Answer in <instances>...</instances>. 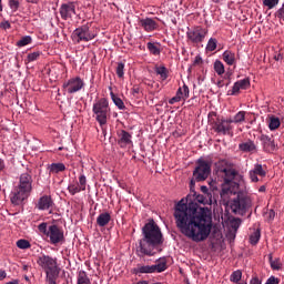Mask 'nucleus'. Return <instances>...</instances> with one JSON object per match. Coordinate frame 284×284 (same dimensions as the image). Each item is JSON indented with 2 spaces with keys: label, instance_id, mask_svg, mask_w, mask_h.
<instances>
[{
  "label": "nucleus",
  "instance_id": "nucleus-8",
  "mask_svg": "<svg viewBox=\"0 0 284 284\" xmlns=\"http://www.w3.org/2000/svg\"><path fill=\"white\" fill-rule=\"evenodd\" d=\"M37 264L43 270L45 275L61 274V267H59V262L57 257L43 254L38 257Z\"/></svg>",
  "mask_w": 284,
  "mask_h": 284
},
{
  "label": "nucleus",
  "instance_id": "nucleus-7",
  "mask_svg": "<svg viewBox=\"0 0 284 284\" xmlns=\"http://www.w3.org/2000/svg\"><path fill=\"white\" fill-rule=\"evenodd\" d=\"M230 207L234 214H245L252 207V196L239 191L236 197L231 201Z\"/></svg>",
  "mask_w": 284,
  "mask_h": 284
},
{
  "label": "nucleus",
  "instance_id": "nucleus-31",
  "mask_svg": "<svg viewBox=\"0 0 284 284\" xmlns=\"http://www.w3.org/2000/svg\"><path fill=\"white\" fill-rule=\"evenodd\" d=\"M251 171H253L254 174L257 176H262V178L267 176V172L263 170V165L260 163H256Z\"/></svg>",
  "mask_w": 284,
  "mask_h": 284
},
{
  "label": "nucleus",
  "instance_id": "nucleus-12",
  "mask_svg": "<svg viewBox=\"0 0 284 284\" xmlns=\"http://www.w3.org/2000/svg\"><path fill=\"white\" fill-rule=\"evenodd\" d=\"M83 88H85V82L81 77L71 78L62 84L63 92H67V94H77Z\"/></svg>",
  "mask_w": 284,
  "mask_h": 284
},
{
  "label": "nucleus",
  "instance_id": "nucleus-51",
  "mask_svg": "<svg viewBox=\"0 0 284 284\" xmlns=\"http://www.w3.org/2000/svg\"><path fill=\"white\" fill-rule=\"evenodd\" d=\"M276 216V212H274V210H270L267 213H266V219L267 221H272L273 219H275Z\"/></svg>",
  "mask_w": 284,
  "mask_h": 284
},
{
  "label": "nucleus",
  "instance_id": "nucleus-15",
  "mask_svg": "<svg viewBox=\"0 0 284 284\" xmlns=\"http://www.w3.org/2000/svg\"><path fill=\"white\" fill-rule=\"evenodd\" d=\"M59 12L62 21H72L73 17L77 14V6L74 2L62 3Z\"/></svg>",
  "mask_w": 284,
  "mask_h": 284
},
{
  "label": "nucleus",
  "instance_id": "nucleus-21",
  "mask_svg": "<svg viewBox=\"0 0 284 284\" xmlns=\"http://www.w3.org/2000/svg\"><path fill=\"white\" fill-rule=\"evenodd\" d=\"M222 59L227 65H234L236 63V53L226 50L223 52Z\"/></svg>",
  "mask_w": 284,
  "mask_h": 284
},
{
  "label": "nucleus",
  "instance_id": "nucleus-2",
  "mask_svg": "<svg viewBox=\"0 0 284 284\" xmlns=\"http://www.w3.org/2000/svg\"><path fill=\"white\" fill-rule=\"evenodd\" d=\"M163 233L161 227L151 220L142 227V239L139 240V245L136 246V255L140 258L143 256H154L156 247L163 243Z\"/></svg>",
  "mask_w": 284,
  "mask_h": 284
},
{
  "label": "nucleus",
  "instance_id": "nucleus-62",
  "mask_svg": "<svg viewBox=\"0 0 284 284\" xmlns=\"http://www.w3.org/2000/svg\"><path fill=\"white\" fill-rule=\"evenodd\" d=\"M6 168V164L3 163V160L0 159V170H3Z\"/></svg>",
  "mask_w": 284,
  "mask_h": 284
},
{
  "label": "nucleus",
  "instance_id": "nucleus-46",
  "mask_svg": "<svg viewBox=\"0 0 284 284\" xmlns=\"http://www.w3.org/2000/svg\"><path fill=\"white\" fill-rule=\"evenodd\" d=\"M85 183H88V180L85 179V175L79 176V187L82 190V192H85Z\"/></svg>",
  "mask_w": 284,
  "mask_h": 284
},
{
  "label": "nucleus",
  "instance_id": "nucleus-53",
  "mask_svg": "<svg viewBox=\"0 0 284 284\" xmlns=\"http://www.w3.org/2000/svg\"><path fill=\"white\" fill-rule=\"evenodd\" d=\"M175 97H179L180 100H183V89H182V87H180L178 89Z\"/></svg>",
  "mask_w": 284,
  "mask_h": 284
},
{
  "label": "nucleus",
  "instance_id": "nucleus-33",
  "mask_svg": "<svg viewBox=\"0 0 284 284\" xmlns=\"http://www.w3.org/2000/svg\"><path fill=\"white\" fill-rule=\"evenodd\" d=\"M115 73L119 79H123V77H125V63L118 62L115 68Z\"/></svg>",
  "mask_w": 284,
  "mask_h": 284
},
{
  "label": "nucleus",
  "instance_id": "nucleus-61",
  "mask_svg": "<svg viewBox=\"0 0 284 284\" xmlns=\"http://www.w3.org/2000/svg\"><path fill=\"white\" fill-rule=\"evenodd\" d=\"M267 187L265 185L260 186L258 192H265Z\"/></svg>",
  "mask_w": 284,
  "mask_h": 284
},
{
  "label": "nucleus",
  "instance_id": "nucleus-4",
  "mask_svg": "<svg viewBox=\"0 0 284 284\" xmlns=\"http://www.w3.org/2000/svg\"><path fill=\"white\" fill-rule=\"evenodd\" d=\"M38 230L41 234L50 239L51 245H59V243L62 245V243H65V235L57 224L50 225L48 229V223L42 222L38 225Z\"/></svg>",
  "mask_w": 284,
  "mask_h": 284
},
{
  "label": "nucleus",
  "instance_id": "nucleus-6",
  "mask_svg": "<svg viewBox=\"0 0 284 284\" xmlns=\"http://www.w3.org/2000/svg\"><path fill=\"white\" fill-rule=\"evenodd\" d=\"M209 123H211L212 129L216 134H223V136L231 134L234 128L232 126V121L225 118L216 115V112L209 113Z\"/></svg>",
  "mask_w": 284,
  "mask_h": 284
},
{
  "label": "nucleus",
  "instance_id": "nucleus-63",
  "mask_svg": "<svg viewBox=\"0 0 284 284\" xmlns=\"http://www.w3.org/2000/svg\"><path fill=\"white\" fill-rule=\"evenodd\" d=\"M27 3H39V0H26Z\"/></svg>",
  "mask_w": 284,
  "mask_h": 284
},
{
  "label": "nucleus",
  "instance_id": "nucleus-30",
  "mask_svg": "<svg viewBox=\"0 0 284 284\" xmlns=\"http://www.w3.org/2000/svg\"><path fill=\"white\" fill-rule=\"evenodd\" d=\"M241 278H243V272L241 270L234 271L230 276L231 283L235 284L241 283Z\"/></svg>",
  "mask_w": 284,
  "mask_h": 284
},
{
  "label": "nucleus",
  "instance_id": "nucleus-11",
  "mask_svg": "<svg viewBox=\"0 0 284 284\" xmlns=\"http://www.w3.org/2000/svg\"><path fill=\"white\" fill-rule=\"evenodd\" d=\"M205 37H207V29L196 26L186 31V39L190 43L194 45H199V43H203L205 41Z\"/></svg>",
  "mask_w": 284,
  "mask_h": 284
},
{
  "label": "nucleus",
  "instance_id": "nucleus-24",
  "mask_svg": "<svg viewBox=\"0 0 284 284\" xmlns=\"http://www.w3.org/2000/svg\"><path fill=\"white\" fill-rule=\"evenodd\" d=\"M268 263L271 265V270H274L275 272L283 270V263H281V258L274 260L272 253L268 254Z\"/></svg>",
  "mask_w": 284,
  "mask_h": 284
},
{
  "label": "nucleus",
  "instance_id": "nucleus-58",
  "mask_svg": "<svg viewBox=\"0 0 284 284\" xmlns=\"http://www.w3.org/2000/svg\"><path fill=\"white\" fill-rule=\"evenodd\" d=\"M201 61H203V59L201 58V55L195 57L194 65H199V63H201Z\"/></svg>",
  "mask_w": 284,
  "mask_h": 284
},
{
  "label": "nucleus",
  "instance_id": "nucleus-39",
  "mask_svg": "<svg viewBox=\"0 0 284 284\" xmlns=\"http://www.w3.org/2000/svg\"><path fill=\"white\" fill-rule=\"evenodd\" d=\"M39 57H41V51L29 53L27 55V61L28 63H32V61H38Z\"/></svg>",
  "mask_w": 284,
  "mask_h": 284
},
{
  "label": "nucleus",
  "instance_id": "nucleus-59",
  "mask_svg": "<svg viewBox=\"0 0 284 284\" xmlns=\"http://www.w3.org/2000/svg\"><path fill=\"white\" fill-rule=\"evenodd\" d=\"M6 276H7L6 271L0 270V281H3V278H6Z\"/></svg>",
  "mask_w": 284,
  "mask_h": 284
},
{
  "label": "nucleus",
  "instance_id": "nucleus-25",
  "mask_svg": "<svg viewBox=\"0 0 284 284\" xmlns=\"http://www.w3.org/2000/svg\"><path fill=\"white\" fill-rule=\"evenodd\" d=\"M241 152H254L256 150V144L253 141H247L239 144Z\"/></svg>",
  "mask_w": 284,
  "mask_h": 284
},
{
  "label": "nucleus",
  "instance_id": "nucleus-32",
  "mask_svg": "<svg viewBox=\"0 0 284 284\" xmlns=\"http://www.w3.org/2000/svg\"><path fill=\"white\" fill-rule=\"evenodd\" d=\"M260 241H261V230H256L250 235V243L251 245H258Z\"/></svg>",
  "mask_w": 284,
  "mask_h": 284
},
{
  "label": "nucleus",
  "instance_id": "nucleus-64",
  "mask_svg": "<svg viewBox=\"0 0 284 284\" xmlns=\"http://www.w3.org/2000/svg\"><path fill=\"white\" fill-rule=\"evenodd\" d=\"M237 284H247V282H239Z\"/></svg>",
  "mask_w": 284,
  "mask_h": 284
},
{
  "label": "nucleus",
  "instance_id": "nucleus-14",
  "mask_svg": "<svg viewBox=\"0 0 284 284\" xmlns=\"http://www.w3.org/2000/svg\"><path fill=\"white\" fill-rule=\"evenodd\" d=\"M168 270V263L166 262H160L155 265H138L136 268H134L135 274H161V272H165Z\"/></svg>",
  "mask_w": 284,
  "mask_h": 284
},
{
  "label": "nucleus",
  "instance_id": "nucleus-27",
  "mask_svg": "<svg viewBox=\"0 0 284 284\" xmlns=\"http://www.w3.org/2000/svg\"><path fill=\"white\" fill-rule=\"evenodd\" d=\"M161 44L154 43V42H148L146 48L151 54H154V57H159L161 54Z\"/></svg>",
  "mask_w": 284,
  "mask_h": 284
},
{
  "label": "nucleus",
  "instance_id": "nucleus-3",
  "mask_svg": "<svg viewBox=\"0 0 284 284\" xmlns=\"http://www.w3.org/2000/svg\"><path fill=\"white\" fill-rule=\"evenodd\" d=\"M32 171H27L19 176V182L10 194L12 205H21L32 193Z\"/></svg>",
  "mask_w": 284,
  "mask_h": 284
},
{
  "label": "nucleus",
  "instance_id": "nucleus-52",
  "mask_svg": "<svg viewBox=\"0 0 284 284\" xmlns=\"http://www.w3.org/2000/svg\"><path fill=\"white\" fill-rule=\"evenodd\" d=\"M180 101H182L181 98L179 95H175L169 100V103L170 105H174V103H179Z\"/></svg>",
  "mask_w": 284,
  "mask_h": 284
},
{
  "label": "nucleus",
  "instance_id": "nucleus-38",
  "mask_svg": "<svg viewBox=\"0 0 284 284\" xmlns=\"http://www.w3.org/2000/svg\"><path fill=\"white\" fill-rule=\"evenodd\" d=\"M17 247H19V250H30L32 244H30V241L21 239L17 241Z\"/></svg>",
  "mask_w": 284,
  "mask_h": 284
},
{
  "label": "nucleus",
  "instance_id": "nucleus-56",
  "mask_svg": "<svg viewBox=\"0 0 284 284\" xmlns=\"http://www.w3.org/2000/svg\"><path fill=\"white\" fill-rule=\"evenodd\" d=\"M139 92H141V88H139V85H134L132 88V94H139Z\"/></svg>",
  "mask_w": 284,
  "mask_h": 284
},
{
  "label": "nucleus",
  "instance_id": "nucleus-41",
  "mask_svg": "<svg viewBox=\"0 0 284 284\" xmlns=\"http://www.w3.org/2000/svg\"><path fill=\"white\" fill-rule=\"evenodd\" d=\"M9 8L12 10V12H17L19 10L21 2L19 0H8Z\"/></svg>",
  "mask_w": 284,
  "mask_h": 284
},
{
  "label": "nucleus",
  "instance_id": "nucleus-26",
  "mask_svg": "<svg viewBox=\"0 0 284 284\" xmlns=\"http://www.w3.org/2000/svg\"><path fill=\"white\" fill-rule=\"evenodd\" d=\"M268 129L274 132V130H278L281 128V119L276 118V115L268 116Z\"/></svg>",
  "mask_w": 284,
  "mask_h": 284
},
{
  "label": "nucleus",
  "instance_id": "nucleus-50",
  "mask_svg": "<svg viewBox=\"0 0 284 284\" xmlns=\"http://www.w3.org/2000/svg\"><path fill=\"white\" fill-rule=\"evenodd\" d=\"M0 28H2V30H10V28H12V26L10 24V21H2L0 23Z\"/></svg>",
  "mask_w": 284,
  "mask_h": 284
},
{
  "label": "nucleus",
  "instance_id": "nucleus-55",
  "mask_svg": "<svg viewBox=\"0 0 284 284\" xmlns=\"http://www.w3.org/2000/svg\"><path fill=\"white\" fill-rule=\"evenodd\" d=\"M241 225V219H235L233 222V227L236 230Z\"/></svg>",
  "mask_w": 284,
  "mask_h": 284
},
{
  "label": "nucleus",
  "instance_id": "nucleus-34",
  "mask_svg": "<svg viewBox=\"0 0 284 284\" xmlns=\"http://www.w3.org/2000/svg\"><path fill=\"white\" fill-rule=\"evenodd\" d=\"M78 284H91L90 277L85 271H80L78 274Z\"/></svg>",
  "mask_w": 284,
  "mask_h": 284
},
{
  "label": "nucleus",
  "instance_id": "nucleus-42",
  "mask_svg": "<svg viewBox=\"0 0 284 284\" xmlns=\"http://www.w3.org/2000/svg\"><path fill=\"white\" fill-rule=\"evenodd\" d=\"M216 39L211 38L206 44V50H209V52H214V50H216Z\"/></svg>",
  "mask_w": 284,
  "mask_h": 284
},
{
  "label": "nucleus",
  "instance_id": "nucleus-22",
  "mask_svg": "<svg viewBox=\"0 0 284 284\" xmlns=\"http://www.w3.org/2000/svg\"><path fill=\"white\" fill-rule=\"evenodd\" d=\"M110 221H112V215H110V213L108 212L101 213L97 217V224L99 225V227H105V225H108Z\"/></svg>",
  "mask_w": 284,
  "mask_h": 284
},
{
  "label": "nucleus",
  "instance_id": "nucleus-37",
  "mask_svg": "<svg viewBox=\"0 0 284 284\" xmlns=\"http://www.w3.org/2000/svg\"><path fill=\"white\" fill-rule=\"evenodd\" d=\"M155 72H156V74L160 75L162 81H165L168 79V68H165L163 65L162 67H156Z\"/></svg>",
  "mask_w": 284,
  "mask_h": 284
},
{
  "label": "nucleus",
  "instance_id": "nucleus-9",
  "mask_svg": "<svg viewBox=\"0 0 284 284\" xmlns=\"http://www.w3.org/2000/svg\"><path fill=\"white\" fill-rule=\"evenodd\" d=\"M212 174V163L200 158L196 161V166L193 171V176L196 183H201L203 181H207V178Z\"/></svg>",
  "mask_w": 284,
  "mask_h": 284
},
{
  "label": "nucleus",
  "instance_id": "nucleus-20",
  "mask_svg": "<svg viewBox=\"0 0 284 284\" xmlns=\"http://www.w3.org/2000/svg\"><path fill=\"white\" fill-rule=\"evenodd\" d=\"M140 26L145 30V32H154L159 24L152 18H145L140 20Z\"/></svg>",
  "mask_w": 284,
  "mask_h": 284
},
{
  "label": "nucleus",
  "instance_id": "nucleus-43",
  "mask_svg": "<svg viewBox=\"0 0 284 284\" xmlns=\"http://www.w3.org/2000/svg\"><path fill=\"white\" fill-rule=\"evenodd\" d=\"M69 193L71 196H74V194H79V192H83V190L74 184H70L68 186Z\"/></svg>",
  "mask_w": 284,
  "mask_h": 284
},
{
  "label": "nucleus",
  "instance_id": "nucleus-18",
  "mask_svg": "<svg viewBox=\"0 0 284 284\" xmlns=\"http://www.w3.org/2000/svg\"><path fill=\"white\" fill-rule=\"evenodd\" d=\"M118 145L122 149L132 145V134L125 130L118 131Z\"/></svg>",
  "mask_w": 284,
  "mask_h": 284
},
{
  "label": "nucleus",
  "instance_id": "nucleus-44",
  "mask_svg": "<svg viewBox=\"0 0 284 284\" xmlns=\"http://www.w3.org/2000/svg\"><path fill=\"white\" fill-rule=\"evenodd\" d=\"M280 0H263V6L268 8V10H272L276 8V4L278 3Z\"/></svg>",
  "mask_w": 284,
  "mask_h": 284
},
{
  "label": "nucleus",
  "instance_id": "nucleus-36",
  "mask_svg": "<svg viewBox=\"0 0 284 284\" xmlns=\"http://www.w3.org/2000/svg\"><path fill=\"white\" fill-rule=\"evenodd\" d=\"M30 43H32V37L24 36L17 42V45L18 48H24V45H30Z\"/></svg>",
  "mask_w": 284,
  "mask_h": 284
},
{
  "label": "nucleus",
  "instance_id": "nucleus-29",
  "mask_svg": "<svg viewBox=\"0 0 284 284\" xmlns=\"http://www.w3.org/2000/svg\"><path fill=\"white\" fill-rule=\"evenodd\" d=\"M245 111H239L233 119L229 118V120L231 121V123H243L245 121Z\"/></svg>",
  "mask_w": 284,
  "mask_h": 284
},
{
  "label": "nucleus",
  "instance_id": "nucleus-45",
  "mask_svg": "<svg viewBox=\"0 0 284 284\" xmlns=\"http://www.w3.org/2000/svg\"><path fill=\"white\" fill-rule=\"evenodd\" d=\"M182 95H183V101H187V99H190V88L185 83L182 87Z\"/></svg>",
  "mask_w": 284,
  "mask_h": 284
},
{
  "label": "nucleus",
  "instance_id": "nucleus-5",
  "mask_svg": "<svg viewBox=\"0 0 284 284\" xmlns=\"http://www.w3.org/2000/svg\"><path fill=\"white\" fill-rule=\"evenodd\" d=\"M92 112L100 128H103V125H108V118L111 114L110 101L106 98H100L93 104Z\"/></svg>",
  "mask_w": 284,
  "mask_h": 284
},
{
  "label": "nucleus",
  "instance_id": "nucleus-17",
  "mask_svg": "<svg viewBox=\"0 0 284 284\" xmlns=\"http://www.w3.org/2000/svg\"><path fill=\"white\" fill-rule=\"evenodd\" d=\"M260 141L262 143V148L265 152L268 154H272L276 150V142L274 141V138L267 135V134H262L260 135Z\"/></svg>",
  "mask_w": 284,
  "mask_h": 284
},
{
  "label": "nucleus",
  "instance_id": "nucleus-13",
  "mask_svg": "<svg viewBox=\"0 0 284 284\" xmlns=\"http://www.w3.org/2000/svg\"><path fill=\"white\" fill-rule=\"evenodd\" d=\"M94 37V33L90 32V26L88 24H83L72 32V40L77 43H81V41H92Z\"/></svg>",
  "mask_w": 284,
  "mask_h": 284
},
{
  "label": "nucleus",
  "instance_id": "nucleus-1",
  "mask_svg": "<svg viewBox=\"0 0 284 284\" xmlns=\"http://www.w3.org/2000/svg\"><path fill=\"white\" fill-rule=\"evenodd\" d=\"M199 203L207 205V199L192 193L175 204L173 213L175 225L181 234L194 243L206 241L212 232V216L205 209H199Z\"/></svg>",
  "mask_w": 284,
  "mask_h": 284
},
{
  "label": "nucleus",
  "instance_id": "nucleus-60",
  "mask_svg": "<svg viewBox=\"0 0 284 284\" xmlns=\"http://www.w3.org/2000/svg\"><path fill=\"white\" fill-rule=\"evenodd\" d=\"M201 191H202L204 194H207L209 189H207V186L203 185V186H201Z\"/></svg>",
  "mask_w": 284,
  "mask_h": 284
},
{
  "label": "nucleus",
  "instance_id": "nucleus-23",
  "mask_svg": "<svg viewBox=\"0 0 284 284\" xmlns=\"http://www.w3.org/2000/svg\"><path fill=\"white\" fill-rule=\"evenodd\" d=\"M49 174H59L60 172H65V164L59 163H51L48 166Z\"/></svg>",
  "mask_w": 284,
  "mask_h": 284
},
{
  "label": "nucleus",
  "instance_id": "nucleus-54",
  "mask_svg": "<svg viewBox=\"0 0 284 284\" xmlns=\"http://www.w3.org/2000/svg\"><path fill=\"white\" fill-rule=\"evenodd\" d=\"M250 284H262V282L258 277L255 276L251 278Z\"/></svg>",
  "mask_w": 284,
  "mask_h": 284
},
{
  "label": "nucleus",
  "instance_id": "nucleus-19",
  "mask_svg": "<svg viewBox=\"0 0 284 284\" xmlns=\"http://www.w3.org/2000/svg\"><path fill=\"white\" fill-rule=\"evenodd\" d=\"M38 210L45 211L50 210L51 207H54V201H52V196L50 195H43L38 200L37 203Z\"/></svg>",
  "mask_w": 284,
  "mask_h": 284
},
{
  "label": "nucleus",
  "instance_id": "nucleus-10",
  "mask_svg": "<svg viewBox=\"0 0 284 284\" xmlns=\"http://www.w3.org/2000/svg\"><path fill=\"white\" fill-rule=\"evenodd\" d=\"M219 172L224 174L225 185L233 186L234 190H239L241 181H243V175L239 173L235 169L220 168Z\"/></svg>",
  "mask_w": 284,
  "mask_h": 284
},
{
  "label": "nucleus",
  "instance_id": "nucleus-49",
  "mask_svg": "<svg viewBox=\"0 0 284 284\" xmlns=\"http://www.w3.org/2000/svg\"><path fill=\"white\" fill-rule=\"evenodd\" d=\"M248 176L252 183H258V175H256L252 170L248 172Z\"/></svg>",
  "mask_w": 284,
  "mask_h": 284
},
{
  "label": "nucleus",
  "instance_id": "nucleus-35",
  "mask_svg": "<svg viewBox=\"0 0 284 284\" xmlns=\"http://www.w3.org/2000/svg\"><path fill=\"white\" fill-rule=\"evenodd\" d=\"M214 70L216 74H219V77L225 74V65L223 64V62H221V60H216L214 62Z\"/></svg>",
  "mask_w": 284,
  "mask_h": 284
},
{
  "label": "nucleus",
  "instance_id": "nucleus-48",
  "mask_svg": "<svg viewBox=\"0 0 284 284\" xmlns=\"http://www.w3.org/2000/svg\"><path fill=\"white\" fill-rule=\"evenodd\" d=\"M196 185V180L194 179V176L191 179L190 181V190H191V194L193 193V196H196V191H194V186Z\"/></svg>",
  "mask_w": 284,
  "mask_h": 284
},
{
  "label": "nucleus",
  "instance_id": "nucleus-47",
  "mask_svg": "<svg viewBox=\"0 0 284 284\" xmlns=\"http://www.w3.org/2000/svg\"><path fill=\"white\" fill-rule=\"evenodd\" d=\"M275 17L280 19V21H284V3L282 7L275 12Z\"/></svg>",
  "mask_w": 284,
  "mask_h": 284
},
{
  "label": "nucleus",
  "instance_id": "nucleus-57",
  "mask_svg": "<svg viewBox=\"0 0 284 284\" xmlns=\"http://www.w3.org/2000/svg\"><path fill=\"white\" fill-rule=\"evenodd\" d=\"M274 60H275V61H283V54H282V53H276V54L274 55Z\"/></svg>",
  "mask_w": 284,
  "mask_h": 284
},
{
  "label": "nucleus",
  "instance_id": "nucleus-28",
  "mask_svg": "<svg viewBox=\"0 0 284 284\" xmlns=\"http://www.w3.org/2000/svg\"><path fill=\"white\" fill-rule=\"evenodd\" d=\"M110 94L114 105H116V108H119L120 110H125V103L123 102V100L119 98V95L114 94V92H111Z\"/></svg>",
  "mask_w": 284,
  "mask_h": 284
},
{
  "label": "nucleus",
  "instance_id": "nucleus-40",
  "mask_svg": "<svg viewBox=\"0 0 284 284\" xmlns=\"http://www.w3.org/2000/svg\"><path fill=\"white\" fill-rule=\"evenodd\" d=\"M60 273H51L49 275H45L47 283L48 284H57V280L59 278Z\"/></svg>",
  "mask_w": 284,
  "mask_h": 284
},
{
  "label": "nucleus",
  "instance_id": "nucleus-16",
  "mask_svg": "<svg viewBox=\"0 0 284 284\" xmlns=\"http://www.w3.org/2000/svg\"><path fill=\"white\" fill-rule=\"evenodd\" d=\"M250 85H251L250 78H244L242 80H239L233 84L232 90L227 91V95L237 97V94H241V90H247Z\"/></svg>",
  "mask_w": 284,
  "mask_h": 284
}]
</instances>
